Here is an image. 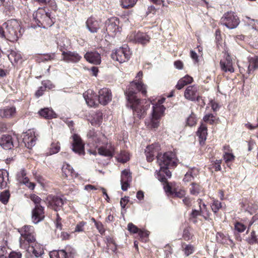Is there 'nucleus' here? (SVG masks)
<instances>
[{
	"label": "nucleus",
	"instance_id": "obj_57",
	"mask_svg": "<svg viewBox=\"0 0 258 258\" xmlns=\"http://www.w3.org/2000/svg\"><path fill=\"white\" fill-rule=\"evenodd\" d=\"M182 237L185 240H189L191 238V235L188 228H185L183 232Z\"/></svg>",
	"mask_w": 258,
	"mask_h": 258
},
{
	"label": "nucleus",
	"instance_id": "obj_56",
	"mask_svg": "<svg viewBox=\"0 0 258 258\" xmlns=\"http://www.w3.org/2000/svg\"><path fill=\"white\" fill-rule=\"evenodd\" d=\"M234 157L233 154L227 152H225L223 155L224 159L226 163L233 161L234 159Z\"/></svg>",
	"mask_w": 258,
	"mask_h": 258
},
{
	"label": "nucleus",
	"instance_id": "obj_50",
	"mask_svg": "<svg viewBox=\"0 0 258 258\" xmlns=\"http://www.w3.org/2000/svg\"><path fill=\"white\" fill-rule=\"evenodd\" d=\"M105 238L107 246L109 247L111 244H113L114 247L112 248V251H115V250L116 249V245L115 243L114 240L113 239V237H112L110 236H106Z\"/></svg>",
	"mask_w": 258,
	"mask_h": 258
},
{
	"label": "nucleus",
	"instance_id": "obj_19",
	"mask_svg": "<svg viewBox=\"0 0 258 258\" xmlns=\"http://www.w3.org/2000/svg\"><path fill=\"white\" fill-rule=\"evenodd\" d=\"M159 148L158 144H152L147 147L145 153L148 162H152L154 159V157H157L159 154Z\"/></svg>",
	"mask_w": 258,
	"mask_h": 258
},
{
	"label": "nucleus",
	"instance_id": "obj_34",
	"mask_svg": "<svg viewBox=\"0 0 258 258\" xmlns=\"http://www.w3.org/2000/svg\"><path fill=\"white\" fill-rule=\"evenodd\" d=\"M165 110L163 105H156L152 106V115L155 117L160 118Z\"/></svg>",
	"mask_w": 258,
	"mask_h": 258
},
{
	"label": "nucleus",
	"instance_id": "obj_11",
	"mask_svg": "<svg viewBox=\"0 0 258 258\" xmlns=\"http://www.w3.org/2000/svg\"><path fill=\"white\" fill-rule=\"evenodd\" d=\"M119 20L116 17H112L108 19L105 23L106 32L108 35H113L119 30Z\"/></svg>",
	"mask_w": 258,
	"mask_h": 258
},
{
	"label": "nucleus",
	"instance_id": "obj_37",
	"mask_svg": "<svg viewBox=\"0 0 258 258\" xmlns=\"http://www.w3.org/2000/svg\"><path fill=\"white\" fill-rule=\"evenodd\" d=\"M60 150V146L58 142L52 143L51 144L49 151L46 153L47 156L51 155L58 153Z\"/></svg>",
	"mask_w": 258,
	"mask_h": 258
},
{
	"label": "nucleus",
	"instance_id": "obj_5",
	"mask_svg": "<svg viewBox=\"0 0 258 258\" xmlns=\"http://www.w3.org/2000/svg\"><path fill=\"white\" fill-rule=\"evenodd\" d=\"M158 163L160 168L174 167L176 166L175 154L172 152H167L164 154H158Z\"/></svg>",
	"mask_w": 258,
	"mask_h": 258
},
{
	"label": "nucleus",
	"instance_id": "obj_64",
	"mask_svg": "<svg viewBox=\"0 0 258 258\" xmlns=\"http://www.w3.org/2000/svg\"><path fill=\"white\" fill-rule=\"evenodd\" d=\"M22 254L20 252L12 251L9 254V258H21Z\"/></svg>",
	"mask_w": 258,
	"mask_h": 258
},
{
	"label": "nucleus",
	"instance_id": "obj_9",
	"mask_svg": "<svg viewBox=\"0 0 258 258\" xmlns=\"http://www.w3.org/2000/svg\"><path fill=\"white\" fill-rule=\"evenodd\" d=\"M82 56L76 51H68L61 53L62 61L67 63H77L82 59Z\"/></svg>",
	"mask_w": 258,
	"mask_h": 258
},
{
	"label": "nucleus",
	"instance_id": "obj_8",
	"mask_svg": "<svg viewBox=\"0 0 258 258\" xmlns=\"http://www.w3.org/2000/svg\"><path fill=\"white\" fill-rule=\"evenodd\" d=\"M47 206L57 211L60 210L66 203V200L58 196H48L46 199Z\"/></svg>",
	"mask_w": 258,
	"mask_h": 258
},
{
	"label": "nucleus",
	"instance_id": "obj_12",
	"mask_svg": "<svg viewBox=\"0 0 258 258\" xmlns=\"http://www.w3.org/2000/svg\"><path fill=\"white\" fill-rule=\"evenodd\" d=\"M72 138L73 140L72 144V150L79 155H84L85 153L84 144L80 137L77 134H74Z\"/></svg>",
	"mask_w": 258,
	"mask_h": 258
},
{
	"label": "nucleus",
	"instance_id": "obj_61",
	"mask_svg": "<svg viewBox=\"0 0 258 258\" xmlns=\"http://www.w3.org/2000/svg\"><path fill=\"white\" fill-rule=\"evenodd\" d=\"M86 223L84 221H81L77 224L75 232H80L84 231V226L85 225Z\"/></svg>",
	"mask_w": 258,
	"mask_h": 258
},
{
	"label": "nucleus",
	"instance_id": "obj_13",
	"mask_svg": "<svg viewBox=\"0 0 258 258\" xmlns=\"http://www.w3.org/2000/svg\"><path fill=\"white\" fill-rule=\"evenodd\" d=\"M74 249L70 246H66L64 249L53 250L50 253V258H69L74 253Z\"/></svg>",
	"mask_w": 258,
	"mask_h": 258
},
{
	"label": "nucleus",
	"instance_id": "obj_48",
	"mask_svg": "<svg viewBox=\"0 0 258 258\" xmlns=\"http://www.w3.org/2000/svg\"><path fill=\"white\" fill-rule=\"evenodd\" d=\"M185 194V191L183 189H179V190H177L176 189H174L172 195H173V197L183 198L184 197Z\"/></svg>",
	"mask_w": 258,
	"mask_h": 258
},
{
	"label": "nucleus",
	"instance_id": "obj_52",
	"mask_svg": "<svg viewBox=\"0 0 258 258\" xmlns=\"http://www.w3.org/2000/svg\"><path fill=\"white\" fill-rule=\"evenodd\" d=\"M21 182L26 185L30 189H33L35 186V184L34 182L29 181V179L28 177H25L24 179H22Z\"/></svg>",
	"mask_w": 258,
	"mask_h": 258
},
{
	"label": "nucleus",
	"instance_id": "obj_51",
	"mask_svg": "<svg viewBox=\"0 0 258 258\" xmlns=\"http://www.w3.org/2000/svg\"><path fill=\"white\" fill-rule=\"evenodd\" d=\"M42 85L44 86L45 89H53L55 88V85L52 83L49 80H44L42 81Z\"/></svg>",
	"mask_w": 258,
	"mask_h": 258
},
{
	"label": "nucleus",
	"instance_id": "obj_24",
	"mask_svg": "<svg viewBox=\"0 0 258 258\" xmlns=\"http://www.w3.org/2000/svg\"><path fill=\"white\" fill-rule=\"evenodd\" d=\"M16 113V108L13 106H7L0 108V116L2 118H10L14 116Z\"/></svg>",
	"mask_w": 258,
	"mask_h": 258
},
{
	"label": "nucleus",
	"instance_id": "obj_16",
	"mask_svg": "<svg viewBox=\"0 0 258 258\" xmlns=\"http://www.w3.org/2000/svg\"><path fill=\"white\" fill-rule=\"evenodd\" d=\"M150 37L145 33L138 32L137 33L131 35L129 37V39L131 41L135 43H140L145 45L150 41Z\"/></svg>",
	"mask_w": 258,
	"mask_h": 258
},
{
	"label": "nucleus",
	"instance_id": "obj_17",
	"mask_svg": "<svg viewBox=\"0 0 258 258\" xmlns=\"http://www.w3.org/2000/svg\"><path fill=\"white\" fill-rule=\"evenodd\" d=\"M57 48L61 53L70 50L72 48L71 40L66 37H60L57 40Z\"/></svg>",
	"mask_w": 258,
	"mask_h": 258
},
{
	"label": "nucleus",
	"instance_id": "obj_31",
	"mask_svg": "<svg viewBox=\"0 0 258 258\" xmlns=\"http://www.w3.org/2000/svg\"><path fill=\"white\" fill-rule=\"evenodd\" d=\"M248 62L249 65L247 70L248 74L251 73V71H254L258 69V56L254 55L249 57L248 58Z\"/></svg>",
	"mask_w": 258,
	"mask_h": 258
},
{
	"label": "nucleus",
	"instance_id": "obj_7",
	"mask_svg": "<svg viewBox=\"0 0 258 258\" xmlns=\"http://www.w3.org/2000/svg\"><path fill=\"white\" fill-rule=\"evenodd\" d=\"M240 22L239 19L233 12H227L221 18L220 23L230 29L236 28Z\"/></svg>",
	"mask_w": 258,
	"mask_h": 258
},
{
	"label": "nucleus",
	"instance_id": "obj_33",
	"mask_svg": "<svg viewBox=\"0 0 258 258\" xmlns=\"http://www.w3.org/2000/svg\"><path fill=\"white\" fill-rule=\"evenodd\" d=\"M39 114L40 116L47 119H51L56 117V114L52 109L49 108H44L41 109L39 111Z\"/></svg>",
	"mask_w": 258,
	"mask_h": 258
},
{
	"label": "nucleus",
	"instance_id": "obj_32",
	"mask_svg": "<svg viewBox=\"0 0 258 258\" xmlns=\"http://www.w3.org/2000/svg\"><path fill=\"white\" fill-rule=\"evenodd\" d=\"M193 79L191 77L188 75H186L178 81L177 84L176 85V88L178 90H180L183 88L184 86L191 83Z\"/></svg>",
	"mask_w": 258,
	"mask_h": 258
},
{
	"label": "nucleus",
	"instance_id": "obj_44",
	"mask_svg": "<svg viewBox=\"0 0 258 258\" xmlns=\"http://www.w3.org/2000/svg\"><path fill=\"white\" fill-rule=\"evenodd\" d=\"M55 57V53L44 54L40 56V60L42 61H47L54 59Z\"/></svg>",
	"mask_w": 258,
	"mask_h": 258
},
{
	"label": "nucleus",
	"instance_id": "obj_27",
	"mask_svg": "<svg viewBox=\"0 0 258 258\" xmlns=\"http://www.w3.org/2000/svg\"><path fill=\"white\" fill-rule=\"evenodd\" d=\"M114 151V148L111 145H107L106 146L100 147L98 149L99 155L109 157H112L113 156Z\"/></svg>",
	"mask_w": 258,
	"mask_h": 258
},
{
	"label": "nucleus",
	"instance_id": "obj_10",
	"mask_svg": "<svg viewBox=\"0 0 258 258\" xmlns=\"http://www.w3.org/2000/svg\"><path fill=\"white\" fill-rule=\"evenodd\" d=\"M184 96L188 100L197 102L202 98L198 93V87L196 85L188 86L184 91Z\"/></svg>",
	"mask_w": 258,
	"mask_h": 258
},
{
	"label": "nucleus",
	"instance_id": "obj_62",
	"mask_svg": "<svg viewBox=\"0 0 258 258\" xmlns=\"http://www.w3.org/2000/svg\"><path fill=\"white\" fill-rule=\"evenodd\" d=\"M7 247L6 246H0V258H7Z\"/></svg>",
	"mask_w": 258,
	"mask_h": 258
},
{
	"label": "nucleus",
	"instance_id": "obj_26",
	"mask_svg": "<svg viewBox=\"0 0 258 258\" xmlns=\"http://www.w3.org/2000/svg\"><path fill=\"white\" fill-rule=\"evenodd\" d=\"M101 24L100 21L91 17L89 18L86 22L87 27L91 33H96L100 28Z\"/></svg>",
	"mask_w": 258,
	"mask_h": 258
},
{
	"label": "nucleus",
	"instance_id": "obj_54",
	"mask_svg": "<svg viewBox=\"0 0 258 258\" xmlns=\"http://www.w3.org/2000/svg\"><path fill=\"white\" fill-rule=\"evenodd\" d=\"M203 119L205 122H209L212 124L214 122L215 116L213 114H208L204 117Z\"/></svg>",
	"mask_w": 258,
	"mask_h": 258
},
{
	"label": "nucleus",
	"instance_id": "obj_1",
	"mask_svg": "<svg viewBox=\"0 0 258 258\" xmlns=\"http://www.w3.org/2000/svg\"><path fill=\"white\" fill-rule=\"evenodd\" d=\"M137 91L141 92L144 95L147 93L146 86L141 81L132 82L125 91L126 106L131 108L138 117L141 118L145 116L146 111L150 108V103L138 99L136 96Z\"/></svg>",
	"mask_w": 258,
	"mask_h": 258
},
{
	"label": "nucleus",
	"instance_id": "obj_4",
	"mask_svg": "<svg viewBox=\"0 0 258 258\" xmlns=\"http://www.w3.org/2000/svg\"><path fill=\"white\" fill-rule=\"evenodd\" d=\"M33 18L38 26L41 28H47L53 23L50 13L43 9H38L34 12Z\"/></svg>",
	"mask_w": 258,
	"mask_h": 258
},
{
	"label": "nucleus",
	"instance_id": "obj_47",
	"mask_svg": "<svg viewBox=\"0 0 258 258\" xmlns=\"http://www.w3.org/2000/svg\"><path fill=\"white\" fill-rule=\"evenodd\" d=\"M221 207V203L217 200L214 201L211 205L212 210L215 213H216Z\"/></svg>",
	"mask_w": 258,
	"mask_h": 258
},
{
	"label": "nucleus",
	"instance_id": "obj_53",
	"mask_svg": "<svg viewBox=\"0 0 258 258\" xmlns=\"http://www.w3.org/2000/svg\"><path fill=\"white\" fill-rule=\"evenodd\" d=\"M127 230L131 233H137L139 231L140 229L132 223H129L127 225Z\"/></svg>",
	"mask_w": 258,
	"mask_h": 258
},
{
	"label": "nucleus",
	"instance_id": "obj_49",
	"mask_svg": "<svg viewBox=\"0 0 258 258\" xmlns=\"http://www.w3.org/2000/svg\"><path fill=\"white\" fill-rule=\"evenodd\" d=\"M235 229L239 233H241L244 231L246 229V226L242 223L236 222L234 224Z\"/></svg>",
	"mask_w": 258,
	"mask_h": 258
},
{
	"label": "nucleus",
	"instance_id": "obj_20",
	"mask_svg": "<svg viewBox=\"0 0 258 258\" xmlns=\"http://www.w3.org/2000/svg\"><path fill=\"white\" fill-rule=\"evenodd\" d=\"M25 249L29 252L32 253L36 257H40L44 253L43 247L36 240L30 243L29 247Z\"/></svg>",
	"mask_w": 258,
	"mask_h": 258
},
{
	"label": "nucleus",
	"instance_id": "obj_40",
	"mask_svg": "<svg viewBox=\"0 0 258 258\" xmlns=\"http://www.w3.org/2000/svg\"><path fill=\"white\" fill-rule=\"evenodd\" d=\"M137 2V0H121V5L123 8L128 9L133 7Z\"/></svg>",
	"mask_w": 258,
	"mask_h": 258
},
{
	"label": "nucleus",
	"instance_id": "obj_59",
	"mask_svg": "<svg viewBox=\"0 0 258 258\" xmlns=\"http://www.w3.org/2000/svg\"><path fill=\"white\" fill-rule=\"evenodd\" d=\"M53 11L57 10V5L54 0H48L46 4Z\"/></svg>",
	"mask_w": 258,
	"mask_h": 258
},
{
	"label": "nucleus",
	"instance_id": "obj_2",
	"mask_svg": "<svg viewBox=\"0 0 258 258\" xmlns=\"http://www.w3.org/2000/svg\"><path fill=\"white\" fill-rule=\"evenodd\" d=\"M3 26L4 36H2V38L14 42L22 36L20 25L16 20H8L3 24Z\"/></svg>",
	"mask_w": 258,
	"mask_h": 258
},
{
	"label": "nucleus",
	"instance_id": "obj_21",
	"mask_svg": "<svg viewBox=\"0 0 258 258\" xmlns=\"http://www.w3.org/2000/svg\"><path fill=\"white\" fill-rule=\"evenodd\" d=\"M85 59L94 64H99L101 63V55L97 51H89L84 55Z\"/></svg>",
	"mask_w": 258,
	"mask_h": 258
},
{
	"label": "nucleus",
	"instance_id": "obj_18",
	"mask_svg": "<svg viewBox=\"0 0 258 258\" xmlns=\"http://www.w3.org/2000/svg\"><path fill=\"white\" fill-rule=\"evenodd\" d=\"M132 180L131 173L129 170L124 169L121 172L120 183L121 189L126 191L130 186V183Z\"/></svg>",
	"mask_w": 258,
	"mask_h": 258
},
{
	"label": "nucleus",
	"instance_id": "obj_28",
	"mask_svg": "<svg viewBox=\"0 0 258 258\" xmlns=\"http://www.w3.org/2000/svg\"><path fill=\"white\" fill-rule=\"evenodd\" d=\"M197 136L200 139V143L202 144V142L204 143L207 139V127L204 123H202L199 127L197 132Z\"/></svg>",
	"mask_w": 258,
	"mask_h": 258
},
{
	"label": "nucleus",
	"instance_id": "obj_15",
	"mask_svg": "<svg viewBox=\"0 0 258 258\" xmlns=\"http://www.w3.org/2000/svg\"><path fill=\"white\" fill-rule=\"evenodd\" d=\"M111 99L112 95L110 90L106 88H103L99 91L98 103L103 105H106L111 101Z\"/></svg>",
	"mask_w": 258,
	"mask_h": 258
},
{
	"label": "nucleus",
	"instance_id": "obj_39",
	"mask_svg": "<svg viewBox=\"0 0 258 258\" xmlns=\"http://www.w3.org/2000/svg\"><path fill=\"white\" fill-rule=\"evenodd\" d=\"M10 194L8 190H5L0 194V201L4 205H6L10 199Z\"/></svg>",
	"mask_w": 258,
	"mask_h": 258
},
{
	"label": "nucleus",
	"instance_id": "obj_58",
	"mask_svg": "<svg viewBox=\"0 0 258 258\" xmlns=\"http://www.w3.org/2000/svg\"><path fill=\"white\" fill-rule=\"evenodd\" d=\"M30 198L31 200L34 202L35 206H42L41 205V202L42 200L41 198H40L38 196L35 195H33L31 196Z\"/></svg>",
	"mask_w": 258,
	"mask_h": 258
},
{
	"label": "nucleus",
	"instance_id": "obj_22",
	"mask_svg": "<svg viewBox=\"0 0 258 258\" xmlns=\"http://www.w3.org/2000/svg\"><path fill=\"white\" fill-rule=\"evenodd\" d=\"M0 146L5 150L11 149L14 147L12 136L9 135H3L0 139Z\"/></svg>",
	"mask_w": 258,
	"mask_h": 258
},
{
	"label": "nucleus",
	"instance_id": "obj_36",
	"mask_svg": "<svg viewBox=\"0 0 258 258\" xmlns=\"http://www.w3.org/2000/svg\"><path fill=\"white\" fill-rule=\"evenodd\" d=\"M170 167H163V168H160V173L158 175L159 176V180L161 181L162 182H167V179L164 176V175H163L161 176V173L162 172L163 174H165L167 177L168 178H170L171 176V172L169 170V168Z\"/></svg>",
	"mask_w": 258,
	"mask_h": 258
},
{
	"label": "nucleus",
	"instance_id": "obj_46",
	"mask_svg": "<svg viewBox=\"0 0 258 258\" xmlns=\"http://www.w3.org/2000/svg\"><path fill=\"white\" fill-rule=\"evenodd\" d=\"M191 187L190 188V192L191 195H197L201 190L200 186L195 183L191 184Z\"/></svg>",
	"mask_w": 258,
	"mask_h": 258
},
{
	"label": "nucleus",
	"instance_id": "obj_55",
	"mask_svg": "<svg viewBox=\"0 0 258 258\" xmlns=\"http://www.w3.org/2000/svg\"><path fill=\"white\" fill-rule=\"evenodd\" d=\"M203 216L202 215V208L201 206H200V210H192V212L190 215V218H197L198 216Z\"/></svg>",
	"mask_w": 258,
	"mask_h": 258
},
{
	"label": "nucleus",
	"instance_id": "obj_45",
	"mask_svg": "<svg viewBox=\"0 0 258 258\" xmlns=\"http://www.w3.org/2000/svg\"><path fill=\"white\" fill-rule=\"evenodd\" d=\"M130 159L129 155L128 154L125 152V151H122L121 152L119 157H118V160L121 163H125L127 161H128Z\"/></svg>",
	"mask_w": 258,
	"mask_h": 258
},
{
	"label": "nucleus",
	"instance_id": "obj_14",
	"mask_svg": "<svg viewBox=\"0 0 258 258\" xmlns=\"http://www.w3.org/2000/svg\"><path fill=\"white\" fill-rule=\"evenodd\" d=\"M44 209L42 206H35L32 211V220L37 224L44 218Z\"/></svg>",
	"mask_w": 258,
	"mask_h": 258
},
{
	"label": "nucleus",
	"instance_id": "obj_3",
	"mask_svg": "<svg viewBox=\"0 0 258 258\" xmlns=\"http://www.w3.org/2000/svg\"><path fill=\"white\" fill-rule=\"evenodd\" d=\"M21 236L19 239L20 246L22 249H27L30 243L36 240L34 227L30 225H25L18 229Z\"/></svg>",
	"mask_w": 258,
	"mask_h": 258
},
{
	"label": "nucleus",
	"instance_id": "obj_43",
	"mask_svg": "<svg viewBox=\"0 0 258 258\" xmlns=\"http://www.w3.org/2000/svg\"><path fill=\"white\" fill-rule=\"evenodd\" d=\"M197 123V117L196 115L191 112L186 119V124L190 126L195 125Z\"/></svg>",
	"mask_w": 258,
	"mask_h": 258
},
{
	"label": "nucleus",
	"instance_id": "obj_29",
	"mask_svg": "<svg viewBox=\"0 0 258 258\" xmlns=\"http://www.w3.org/2000/svg\"><path fill=\"white\" fill-rule=\"evenodd\" d=\"M9 181V173L4 169H0V189L6 188Z\"/></svg>",
	"mask_w": 258,
	"mask_h": 258
},
{
	"label": "nucleus",
	"instance_id": "obj_63",
	"mask_svg": "<svg viewBox=\"0 0 258 258\" xmlns=\"http://www.w3.org/2000/svg\"><path fill=\"white\" fill-rule=\"evenodd\" d=\"M129 197H124L122 198L120 201V204L121 208L124 209L125 207L126 204L129 201Z\"/></svg>",
	"mask_w": 258,
	"mask_h": 258
},
{
	"label": "nucleus",
	"instance_id": "obj_60",
	"mask_svg": "<svg viewBox=\"0 0 258 258\" xmlns=\"http://www.w3.org/2000/svg\"><path fill=\"white\" fill-rule=\"evenodd\" d=\"M95 226L101 234H103L104 233L105 229L104 228L103 225L101 222L95 221Z\"/></svg>",
	"mask_w": 258,
	"mask_h": 258
},
{
	"label": "nucleus",
	"instance_id": "obj_35",
	"mask_svg": "<svg viewBox=\"0 0 258 258\" xmlns=\"http://www.w3.org/2000/svg\"><path fill=\"white\" fill-rule=\"evenodd\" d=\"M182 250L185 256H188L193 253L195 251V247L190 244H187L184 242L181 244Z\"/></svg>",
	"mask_w": 258,
	"mask_h": 258
},
{
	"label": "nucleus",
	"instance_id": "obj_30",
	"mask_svg": "<svg viewBox=\"0 0 258 258\" xmlns=\"http://www.w3.org/2000/svg\"><path fill=\"white\" fill-rule=\"evenodd\" d=\"M62 172L63 175L66 178H68L69 176L72 177H77V174L75 173L73 167L69 164H64L62 167Z\"/></svg>",
	"mask_w": 258,
	"mask_h": 258
},
{
	"label": "nucleus",
	"instance_id": "obj_42",
	"mask_svg": "<svg viewBox=\"0 0 258 258\" xmlns=\"http://www.w3.org/2000/svg\"><path fill=\"white\" fill-rule=\"evenodd\" d=\"M194 169H190L186 173L183 179L184 182H189L194 179L196 174L194 173Z\"/></svg>",
	"mask_w": 258,
	"mask_h": 258
},
{
	"label": "nucleus",
	"instance_id": "obj_25",
	"mask_svg": "<svg viewBox=\"0 0 258 258\" xmlns=\"http://www.w3.org/2000/svg\"><path fill=\"white\" fill-rule=\"evenodd\" d=\"M23 142L27 148H31L35 145L36 140L34 133L31 131L26 132L23 137Z\"/></svg>",
	"mask_w": 258,
	"mask_h": 258
},
{
	"label": "nucleus",
	"instance_id": "obj_41",
	"mask_svg": "<svg viewBox=\"0 0 258 258\" xmlns=\"http://www.w3.org/2000/svg\"><path fill=\"white\" fill-rule=\"evenodd\" d=\"M87 104L90 107H95L97 105L98 103L96 101L95 99L96 96H90L87 97L84 96Z\"/></svg>",
	"mask_w": 258,
	"mask_h": 258
},
{
	"label": "nucleus",
	"instance_id": "obj_38",
	"mask_svg": "<svg viewBox=\"0 0 258 258\" xmlns=\"http://www.w3.org/2000/svg\"><path fill=\"white\" fill-rule=\"evenodd\" d=\"M159 117H155L152 115V118L149 122H146L147 124V126L150 128H156L159 125Z\"/></svg>",
	"mask_w": 258,
	"mask_h": 258
},
{
	"label": "nucleus",
	"instance_id": "obj_6",
	"mask_svg": "<svg viewBox=\"0 0 258 258\" xmlns=\"http://www.w3.org/2000/svg\"><path fill=\"white\" fill-rule=\"evenodd\" d=\"M132 53L127 45H123L116 49L113 50L111 53V58L120 63L127 61L131 57Z\"/></svg>",
	"mask_w": 258,
	"mask_h": 258
},
{
	"label": "nucleus",
	"instance_id": "obj_23",
	"mask_svg": "<svg viewBox=\"0 0 258 258\" xmlns=\"http://www.w3.org/2000/svg\"><path fill=\"white\" fill-rule=\"evenodd\" d=\"M220 64L221 70L225 72L233 73L234 71L231 58L228 54L226 56L224 59L220 60Z\"/></svg>",
	"mask_w": 258,
	"mask_h": 258
}]
</instances>
